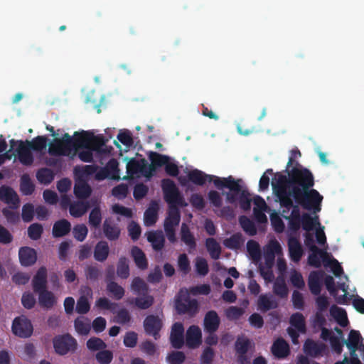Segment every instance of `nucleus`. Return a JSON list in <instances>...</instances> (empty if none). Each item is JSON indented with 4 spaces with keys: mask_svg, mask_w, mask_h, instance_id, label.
Returning <instances> with one entry per match:
<instances>
[{
    "mask_svg": "<svg viewBox=\"0 0 364 364\" xmlns=\"http://www.w3.org/2000/svg\"><path fill=\"white\" fill-rule=\"evenodd\" d=\"M190 203L197 210H202L205 206V202L202 196L198 193H193L189 198Z\"/></svg>",
    "mask_w": 364,
    "mask_h": 364,
    "instance_id": "obj_64",
    "label": "nucleus"
},
{
    "mask_svg": "<svg viewBox=\"0 0 364 364\" xmlns=\"http://www.w3.org/2000/svg\"><path fill=\"white\" fill-rule=\"evenodd\" d=\"M35 208L32 203H25L21 209V218L25 223H30L33 220Z\"/></svg>",
    "mask_w": 364,
    "mask_h": 364,
    "instance_id": "obj_51",
    "label": "nucleus"
},
{
    "mask_svg": "<svg viewBox=\"0 0 364 364\" xmlns=\"http://www.w3.org/2000/svg\"><path fill=\"white\" fill-rule=\"evenodd\" d=\"M163 327V321L159 315H147L144 320V330L147 336H152L155 340L160 338V331Z\"/></svg>",
    "mask_w": 364,
    "mask_h": 364,
    "instance_id": "obj_12",
    "label": "nucleus"
},
{
    "mask_svg": "<svg viewBox=\"0 0 364 364\" xmlns=\"http://www.w3.org/2000/svg\"><path fill=\"white\" fill-rule=\"evenodd\" d=\"M117 274L122 279L129 278L130 269L128 259L125 257H120L117 264Z\"/></svg>",
    "mask_w": 364,
    "mask_h": 364,
    "instance_id": "obj_39",
    "label": "nucleus"
},
{
    "mask_svg": "<svg viewBox=\"0 0 364 364\" xmlns=\"http://www.w3.org/2000/svg\"><path fill=\"white\" fill-rule=\"evenodd\" d=\"M36 178L40 183L48 185L54 179V173L48 168H42L37 171Z\"/></svg>",
    "mask_w": 364,
    "mask_h": 364,
    "instance_id": "obj_43",
    "label": "nucleus"
},
{
    "mask_svg": "<svg viewBox=\"0 0 364 364\" xmlns=\"http://www.w3.org/2000/svg\"><path fill=\"white\" fill-rule=\"evenodd\" d=\"M205 246L212 259H217L221 254L220 244L213 237H209L205 240Z\"/></svg>",
    "mask_w": 364,
    "mask_h": 364,
    "instance_id": "obj_41",
    "label": "nucleus"
},
{
    "mask_svg": "<svg viewBox=\"0 0 364 364\" xmlns=\"http://www.w3.org/2000/svg\"><path fill=\"white\" fill-rule=\"evenodd\" d=\"M92 189L87 182L80 181L75 183L74 187V193L77 199H87L90 197Z\"/></svg>",
    "mask_w": 364,
    "mask_h": 364,
    "instance_id": "obj_36",
    "label": "nucleus"
},
{
    "mask_svg": "<svg viewBox=\"0 0 364 364\" xmlns=\"http://www.w3.org/2000/svg\"><path fill=\"white\" fill-rule=\"evenodd\" d=\"M241 180L236 181L232 176L228 178H215L213 184L219 190L227 188L230 192L226 193V200L230 204H235L238 199V195L241 193Z\"/></svg>",
    "mask_w": 364,
    "mask_h": 364,
    "instance_id": "obj_6",
    "label": "nucleus"
},
{
    "mask_svg": "<svg viewBox=\"0 0 364 364\" xmlns=\"http://www.w3.org/2000/svg\"><path fill=\"white\" fill-rule=\"evenodd\" d=\"M147 240L151 243L152 248L155 251L159 252L164 248L165 238L161 230L148 232Z\"/></svg>",
    "mask_w": 364,
    "mask_h": 364,
    "instance_id": "obj_32",
    "label": "nucleus"
},
{
    "mask_svg": "<svg viewBox=\"0 0 364 364\" xmlns=\"http://www.w3.org/2000/svg\"><path fill=\"white\" fill-rule=\"evenodd\" d=\"M181 240L186 243L189 250H196L197 244L194 235L191 232L188 226L186 223H183L181 228Z\"/></svg>",
    "mask_w": 364,
    "mask_h": 364,
    "instance_id": "obj_35",
    "label": "nucleus"
},
{
    "mask_svg": "<svg viewBox=\"0 0 364 364\" xmlns=\"http://www.w3.org/2000/svg\"><path fill=\"white\" fill-rule=\"evenodd\" d=\"M158 220V212L155 208H149L144 213V223L147 227L154 225Z\"/></svg>",
    "mask_w": 364,
    "mask_h": 364,
    "instance_id": "obj_52",
    "label": "nucleus"
},
{
    "mask_svg": "<svg viewBox=\"0 0 364 364\" xmlns=\"http://www.w3.org/2000/svg\"><path fill=\"white\" fill-rule=\"evenodd\" d=\"M104 236L109 241H116L120 236L121 230L111 219H105L102 223Z\"/></svg>",
    "mask_w": 364,
    "mask_h": 364,
    "instance_id": "obj_22",
    "label": "nucleus"
},
{
    "mask_svg": "<svg viewBox=\"0 0 364 364\" xmlns=\"http://www.w3.org/2000/svg\"><path fill=\"white\" fill-rule=\"evenodd\" d=\"M48 153L53 156H67L63 150L60 139H55L49 145Z\"/></svg>",
    "mask_w": 364,
    "mask_h": 364,
    "instance_id": "obj_56",
    "label": "nucleus"
},
{
    "mask_svg": "<svg viewBox=\"0 0 364 364\" xmlns=\"http://www.w3.org/2000/svg\"><path fill=\"white\" fill-rule=\"evenodd\" d=\"M0 200L9 204L12 209H17L20 205V198L15 190L9 186H0Z\"/></svg>",
    "mask_w": 364,
    "mask_h": 364,
    "instance_id": "obj_13",
    "label": "nucleus"
},
{
    "mask_svg": "<svg viewBox=\"0 0 364 364\" xmlns=\"http://www.w3.org/2000/svg\"><path fill=\"white\" fill-rule=\"evenodd\" d=\"M278 200L279 201L281 207L284 208L282 215L285 220L289 221V225L291 230L294 231L299 230L301 228V215L299 205H297V203L294 205V200H292V206L288 207L282 205L281 200Z\"/></svg>",
    "mask_w": 364,
    "mask_h": 364,
    "instance_id": "obj_10",
    "label": "nucleus"
},
{
    "mask_svg": "<svg viewBox=\"0 0 364 364\" xmlns=\"http://www.w3.org/2000/svg\"><path fill=\"white\" fill-rule=\"evenodd\" d=\"M90 202L91 206H93L94 208L90 212L89 224L90 226L94 228H98L102 220L101 209L97 199L92 198Z\"/></svg>",
    "mask_w": 364,
    "mask_h": 364,
    "instance_id": "obj_25",
    "label": "nucleus"
},
{
    "mask_svg": "<svg viewBox=\"0 0 364 364\" xmlns=\"http://www.w3.org/2000/svg\"><path fill=\"white\" fill-rule=\"evenodd\" d=\"M271 351L277 358H285L290 353L289 345L284 339L279 338L273 343Z\"/></svg>",
    "mask_w": 364,
    "mask_h": 364,
    "instance_id": "obj_26",
    "label": "nucleus"
},
{
    "mask_svg": "<svg viewBox=\"0 0 364 364\" xmlns=\"http://www.w3.org/2000/svg\"><path fill=\"white\" fill-rule=\"evenodd\" d=\"M48 270L46 267H41L36 272L32 280L33 291L36 294L47 289Z\"/></svg>",
    "mask_w": 364,
    "mask_h": 364,
    "instance_id": "obj_16",
    "label": "nucleus"
},
{
    "mask_svg": "<svg viewBox=\"0 0 364 364\" xmlns=\"http://www.w3.org/2000/svg\"><path fill=\"white\" fill-rule=\"evenodd\" d=\"M329 311L330 314L336 318V321L341 326L346 327L348 324L347 313L343 309L339 308L336 306V304H333L330 308Z\"/></svg>",
    "mask_w": 364,
    "mask_h": 364,
    "instance_id": "obj_37",
    "label": "nucleus"
},
{
    "mask_svg": "<svg viewBox=\"0 0 364 364\" xmlns=\"http://www.w3.org/2000/svg\"><path fill=\"white\" fill-rule=\"evenodd\" d=\"M114 358L113 353L111 350H102L95 354L97 362L100 364H110Z\"/></svg>",
    "mask_w": 364,
    "mask_h": 364,
    "instance_id": "obj_55",
    "label": "nucleus"
},
{
    "mask_svg": "<svg viewBox=\"0 0 364 364\" xmlns=\"http://www.w3.org/2000/svg\"><path fill=\"white\" fill-rule=\"evenodd\" d=\"M55 352L60 355H64L70 352H75L77 348V342L70 334L57 336L53 339Z\"/></svg>",
    "mask_w": 364,
    "mask_h": 364,
    "instance_id": "obj_9",
    "label": "nucleus"
},
{
    "mask_svg": "<svg viewBox=\"0 0 364 364\" xmlns=\"http://www.w3.org/2000/svg\"><path fill=\"white\" fill-rule=\"evenodd\" d=\"M75 141L81 145H87L90 144L92 149L99 153H106L103 146L108 141L102 134L97 136L93 135L88 131H82L80 134L77 132L75 133Z\"/></svg>",
    "mask_w": 364,
    "mask_h": 364,
    "instance_id": "obj_7",
    "label": "nucleus"
},
{
    "mask_svg": "<svg viewBox=\"0 0 364 364\" xmlns=\"http://www.w3.org/2000/svg\"><path fill=\"white\" fill-rule=\"evenodd\" d=\"M296 204L304 209L311 210L314 213L321 210L323 196L313 187L301 192L299 189L295 191V196L292 197Z\"/></svg>",
    "mask_w": 364,
    "mask_h": 364,
    "instance_id": "obj_4",
    "label": "nucleus"
},
{
    "mask_svg": "<svg viewBox=\"0 0 364 364\" xmlns=\"http://www.w3.org/2000/svg\"><path fill=\"white\" fill-rule=\"evenodd\" d=\"M73 234L77 241L82 242L87 236L88 228L84 224L77 225L73 228Z\"/></svg>",
    "mask_w": 364,
    "mask_h": 364,
    "instance_id": "obj_57",
    "label": "nucleus"
},
{
    "mask_svg": "<svg viewBox=\"0 0 364 364\" xmlns=\"http://www.w3.org/2000/svg\"><path fill=\"white\" fill-rule=\"evenodd\" d=\"M247 250L252 259L255 261H258L261 258V250L259 245L254 240H250L247 242Z\"/></svg>",
    "mask_w": 364,
    "mask_h": 364,
    "instance_id": "obj_48",
    "label": "nucleus"
},
{
    "mask_svg": "<svg viewBox=\"0 0 364 364\" xmlns=\"http://www.w3.org/2000/svg\"><path fill=\"white\" fill-rule=\"evenodd\" d=\"M131 289L134 294L140 296L134 298L133 303L139 309H148L154 303L153 296L149 294V286L140 277H134L131 283Z\"/></svg>",
    "mask_w": 364,
    "mask_h": 364,
    "instance_id": "obj_5",
    "label": "nucleus"
},
{
    "mask_svg": "<svg viewBox=\"0 0 364 364\" xmlns=\"http://www.w3.org/2000/svg\"><path fill=\"white\" fill-rule=\"evenodd\" d=\"M43 232V228L42 225L39 223H33L28 228V235L31 239L33 240L40 239Z\"/></svg>",
    "mask_w": 364,
    "mask_h": 364,
    "instance_id": "obj_58",
    "label": "nucleus"
},
{
    "mask_svg": "<svg viewBox=\"0 0 364 364\" xmlns=\"http://www.w3.org/2000/svg\"><path fill=\"white\" fill-rule=\"evenodd\" d=\"M196 269L199 275L205 277L209 272L207 260L203 257H197L196 260Z\"/></svg>",
    "mask_w": 364,
    "mask_h": 364,
    "instance_id": "obj_61",
    "label": "nucleus"
},
{
    "mask_svg": "<svg viewBox=\"0 0 364 364\" xmlns=\"http://www.w3.org/2000/svg\"><path fill=\"white\" fill-rule=\"evenodd\" d=\"M48 139L44 136H38L32 141L26 140H15L11 139L9 141L11 149H13L18 144V148L16 151L18 154V159L21 164L24 166H31L33 163V156L31 150L36 151H41L46 148Z\"/></svg>",
    "mask_w": 364,
    "mask_h": 364,
    "instance_id": "obj_3",
    "label": "nucleus"
},
{
    "mask_svg": "<svg viewBox=\"0 0 364 364\" xmlns=\"http://www.w3.org/2000/svg\"><path fill=\"white\" fill-rule=\"evenodd\" d=\"M87 348L90 351H101L102 350L106 349L107 344L105 343V341L97 337H91L87 340Z\"/></svg>",
    "mask_w": 364,
    "mask_h": 364,
    "instance_id": "obj_47",
    "label": "nucleus"
},
{
    "mask_svg": "<svg viewBox=\"0 0 364 364\" xmlns=\"http://www.w3.org/2000/svg\"><path fill=\"white\" fill-rule=\"evenodd\" d=\"M175 306L179 314H188L194 316L198 311V301L196 299H191L189 294L181 290L176 296Z\"/></svg>",
    "mask_w": 364,
    "mask_h": 364,
    "instance_id": "obj_8",
    "label": "nucleus"
},
{
    "mask_svg": "<svg viewBox=\"0 0 364 364\" xmlns=\"http://www.w3.org/2000/svg\"><path fill=\"white\" fill-rule=\"evenodd\" d=\"M39 305L46 309H51L56 303V299L53 292L45 289L43 291L37 293Z\"/></svg>",
    "mask_w": 364,
    "mask_h": 364,
    "instance_id": "obj_33",
    "label": "nucleus"
},
{
    "mask_svg": "<svg viewBox=\"0 0 364 364\" xmlns=\"http://www.w3.org/2000/svg\"><path fill=\"white\" fill-rule=\"evenodd\" d=\"M287 173V176L279 172L276 173L272 186L274 193L278 200H282V204L291 207V197L295 196V191L308 190L314 186L315 181L312 172L299 163H295V166Z\"/></svg>",
    "mask_w": 364,
    "mask_h": 364,
    "instance_id": "obj_1",
    "label": "nucleus"
},
{
    "mask_svg": "<svg viewBox=\"0 0 364 364\" xmlns=\"http://www.w3.org/2000/svg\"><path fill=\"white\" fill-rule=\"evenodd\" d=\"M289 254L291 259L297 263L304 254L302 246L296 237H291L288 240Z\"/></svg>",
    "mask_w": 364,
    "mask_h": 364,
    "instance_id": "obj_27",
    "label": "nucleus"
},
{
    "mask_svg": "<svg viewBox=\"0 0 364 364\" xmlns=\"http://www.w3.org/2000/svg\"><path fill=\"white\" fill-rule=\"evenodd\" d=\"M11 330L15 336L27 338L32 336L33 326L29 318L21 315L14 318L12 322Z\"/></svg>",
    "mask_w": 364,
    "mask_h": 364,
    "instance_id": "obj_11",
    "label": "nucleus"
},
{
    "mask_svg": "<svg viewBox=\"0 0 364 364\" xmlns=\"http://www.w3.org/2000/svg\"><path fill=\"white\" fill-rule=\"evenodd\" d=\"M242 235L240 233L234 234L224 240V245L226 248L230 250H239L243 243Z\"/></svg>",
    "mask_w": 364,
    "mask_h": 364,
    "instance_id": "obj_45",
    "label": "nucleus"
},
{
    "mask_svg": "<svg viewBox=\"0 0 364 364\" xmlns=\"http://www.w3.org/2000/svg\"><path fill=\"white\" fill-rule=\"evenodd\" d=\"M251 346V341L244 337H238L235 343V349L237 354H247Z\"/></svg>",
    "mask_w": 364,
    "mask_h": 364,
    "instance_id": "obj_44",
    "label": "nucleus"
},
{
    "mask_svg": "<svg viewBox=\"0 0 364 364\" xmlns=\"http://www.w3.org/2000/svg\"><path fill=\"white\" fill-rule=\"evenodd\" d=\"M2 213L7 223L11 225L17 224L20 221V215L18 212L11 210L9 208H5L2 210Z\"/></svg>",
    "mask_w": 364,
    "mask_h": 364,
    "instance_id": "obj_60",
    "label": "nucleus"
},
{
    "mask_svg": "<svg viewBox=\"0 0 364 364\" xmlns=\"http://www.w3.org/2000/svg\"><path fill=\"white\" fill-rule=\"evenodd\" d=\"M363 341V338L360 333L359 331L351 329L348 333V340L344 341L347 348L350 350V355H355L356 351L360 349V346Z\"/></svg>",
    "mask_w": 364,
    "mask_h": 364,
    "instance_id": "obj_21",
    "label": "nucleus"
},
{
    "mask_svg": "<svg viewBox=\"0 0 364 364\" xmlns=\"http://www.w3.org/2000/svg\"><path fill=\"white\" fill-rule=\"evenodd\" d=\"M323 275L322 271H312L309 273V289L312 294L318 296L321 294Z\"/></svg>",
    "mask_w": 364,
    "mask_h": 364,
    "instance_id": "obj_19",
    "label": "nucleus"
},
{
    "mask_svg": "<svg viewBox=\"0 0 364 364\" xmlns=\"http://www.w3.org/2000/svg\"><path fill=\"white\" fill-rule=\"evenodd\" d=\"M107 291L117 300L121 299L125 294L124 289L113 281L107 282Z\"/></svg>",
    "mask_w": 364,
    "mask_h": 364,
    "instance_id": "obj_42",
    "label": "nucleus"
},
{
    "mask_svg": "<svg viewBox=\"0 0 364 364\" xmlns=\"http://www.w3.org/2000/svg\"><path fill=\"white\" fill-rule=\"evenodd\" d=\"M273 291L276 295H277L282 298H284V297L287 296V295H288V288H287L285 282L283 280H282V281L277 280L274 284Z\"/></svg>",
    "mask_w": 364,
    "mask_h": 364,
    "instance_id": "obj_63",
    "label": "nucleus"
},
{
    "mask_svg": "<svg viewBox=\"0 0 364 364\" xmlns=\"http://www.w3.org/2000/svg\"><path fill=\"white\" fill-rule=\"evenodd\" d=\"M178 269L184 274H186L191 270L190 262L187 255L183 253L181 254L178 257Z\"/></svg>",
    "mask_w": 364,
    "mask_h": 364,
    "instance_id": "obj_62",
    "label": "nucleus"
},
{
    "mask_svg": "<svg viewBox=\"0 0 364 364\" xmlns=\"http://www.w3.org/2000/svg\"><path fill=\"white\" fill-rule=\"evenodd\" d=\"M91 206V202L88 200H80L73 202L69 208V211L71 215L78 218L83 215Z\"/></svg>",
    "mask_w": 364,
    "mask_h": 364,
    "instance_id": "obj_30",
    "label": "nucleus"
},
{
    "mask_svg": "<svg viewBox=\"0 0 364 364\" xmlns=\"http://www.w3.org/2000/svg\"><path fill=\"white\" fill-rule=\"evenodd\" d=\"M326 349V345L322 342L307 339L304 344V351L311 357H318L323 353Z\"/></svg>",
    "mask_w": 364,
    "mask_h": 364,
    "instance_id": "obj_20",
    "label": "nucleus"
},
{
    "mask_svg": "<svg viewBox=\"0 0 364 364\" xmlns=\"http://www.w3.org/2000/svg\"><path fill=\"white\" fill-rule=\"evenodd\" d=\"M20 189L24 196H31L35 191V185L28 173L23 174L21 178Z\"/></svg>",
    "mask_w": 364,
    "mask_h": 364,
    "instance_id": "obj_40",
    "label": "nucleus"
},
{
    "mask_svg": "<svg viewBox=\"0 0 364 364\" xmlns=\"http://www.w3.org/2000/svg\"><path fill=\"white\" fill-rule=\"evenodd\" d=\"M161 189L164 200L168 203V210L164 220V228L168 240L174 243L176 241L175 228L181 222V212L178 207H186L187 203L173 180L163 179Z\"/></svg>",
    "mask_w": 364,
    "mask_h": 364,
    "instance_id": "obj_2",
    "label": "nucleus"
},
{
    "mask_svg": "<svg viewBox=\"0 0 364 364\" xmlns=\"http://www.w3.org/2000/svg\"><path fill=\"white\" fill-rule=\"evenodd\" d=\"M148 156L151 164L149 167V171L145 173V176H151L152 174L151 172L154 171L156 168L164 166L168 160H170V157L168 156L154 151H151Z\"/></svg>",
    "mask_w": 364,
    "mask_h": 364,
    "instance_id": "obj_23",
    "label": "nucleus"
},
{
    "mask_svg": "<svg viewBox=\"0 0 364 364\" xmlns=\"http://www.w3.org/2000/svg\"><path fill=\"white\" fill-rule=\"evenodd\" d=\"M117 139L127 148H131L134 144L132 132L129 129H120Z\"/></svg>",
    "mask_w": 364,
    "mask_h": 364,
    "instance_id": "obj_49",
    "label": "nucleus"
},
{
    "mask_svg": "<svg viewBox=\"0 0 364 364\" xmlns=\"http://www.w3.org/2000/svg\"><path fill=\"white\" fill-rule=\"evenodd\" d=\"M131 257L139 269L144 270L148 267L146 254L138 246L134 245L132 247Z\"/></svg>",
    "mask_w": 364,
    "mask_h": 364,
    "instance_id": "obj_29",
    "label": "nucleus"
},
{
    "mask_svg": "<svg viewBox=\"0 0 364 364\" xmlns=\"http://www.w3.org/2000/svg\"><path fill=\"white\" fill-rule=\"evenodd\" d=\"M187 177L188 181L199 186L204 185L207 181L214 183L215 178H218L214 176V175H207V173L198 169L190 171L187 174Z\"/></svg>",
    "mask_w": 364,
    "mask_h": 364,
    "instance_id": "obj_24",
    "label": "nucleus"
},
{
    "mask_svg": "<svg viewBox=\"0 0 364 364\" xmlns=\"http://www.w3.org/2000/svg\"><path fill=\"white\" fill-rule=\"evenodd\" d=\"M109 254V247L108 242L101 240L97 242L93 251V257L99 262H103L107 259Z\"/></svg>",
    "mask_w": 364,
    "mask_h": 364,
    "instance_id": "obj_31",
    "label": "nucleus"
},
{
    "mask_svg": "<svg viewBox=\"0 0 364 364\" xmlns=\"http://www.w3.org/2000/svg\"><path fill=\"white\" fill-rule=\"evenodd\" d=\"M90 310V304L88 298L85 295H81L77 300L75 311L80 314H85Z\"/></svg>",
    "mask_w": 364,
    "mask_h": 364,
    "instance_id": "obj_50",
    "label": "nucleus"
},
{
    "mask_svg": "<svg viewBox=\"0 0 364 364\" xmlns=\"http://www.w3.org/2000/svg\"><path fill=\"white\" fill-rule=\"evenodd\" d=\"M201 331L198 326H191L186 330V345L191 349L198 348L201 343Z\"/></svg>",
    "mask_w": 364,
    "mask_h": 364,
    "instance_id": "obj_15",
    "label": "nucleus"
},
{
    "mask_svg": "<svg viewBox=\"0 0 364 364\" xmlns=\"http://www.w3.org/2000/svg\"><path fill=\"white\" fill-rule=\"evenodd\" d=\"M102 272L97 264L88 265L85 269V276L90 282H96L101 277Z\"/></svg>",
    "mask_w": 364,
    "mask_h": 364,
    "instance_id": "obj_46",
    "label": "nucleus"
},
{
    "mask_svg": "<svg viewBox=\"0 0 364 364\" xmlns=\"http://www.w3.org/2000/svg\"><path fill=\"white\" fill-rule=\"evenodd\" d=\"M108 172V175L109 178L112 179H118L119 176V168H118V162L116 159H111L108 161L107 164L105 166Z\"/></svg>",
    "mask_w": 364,
    "mask_h": 364,
    "instance_id": "obj_53",
    "label": "nucleus"
},
{
    "mask_svg": "<svg viewBox=\"0 0 364 364\" xmlns=\"http://www.w3.org/2000/svg\"><path fill=\"white\" fill-rule=\"evenodd\" d=\"M18 256L21 265L23 267H31L36 263V250L29 246H23L20 248Z\"/></svg>",
    "mask_w": 364,
    "mask_h": 364,
    "instance_id": "obj_17",
    "label": "nucleus"
},
{
    "mask_svg": "<svg viewBox=\"0 0 364 364\" xmlns=\"http://www.w3.org/2000/svg\"><path fill=\"white\" fill-rule=\"evenodd\" d=\"M220 324V318L218 313L211 310L208 311L203 318V327L208 333H215Z\"/></svg>",
    "mask_w": 364,
    "mask_h": 364,
    "instance_id": "obj_18",
    "label": "nucleus"
},
{
    "mask_svg": "<svg viewBox=\"0 0 364 364\" xmlns=\"http://www.w3.org/2000/svg\"><path fill=\"white\" fill-rule=\"evenodd\" d=\"M289 323L301 333H306V326L305 318L301 313L296 312L293 314L290 317Z\"/></svg>",
    "mask_w": 364,
    "mask_h": 364,
    "instance_id": "obj_38",
    "label": "nucleus"
},
{
    "mask_svg": "<svg viewBox=\"0 0 364 364\" xmlns=\"http://www.w3.org/2000/svg\"><path fill=\"white\" fill-rule=\"evenodd\" d=\"M145 166L146 161L144 159L141 162L140 161H136V159H132L127 164V171L130 173H136L142 171Z\"/></svg>",
    "mask_w": 364,
    "mask_h": 364,
    "instance_id": "obj_59",
    "label": "nucleus"
},
{
    "mask_svg": "<svg viewBox=\"0 0 364 364\" xmlns=\"http://www.w3.org/2000/svg\"><path fill=\"white\" fill-rule=\"evenodd\" d=\"M184 326L181 323L176 322L172 325L170 341L175 349H181L184 345Z\"/></svg>",
    "mask_w": 364,
    "mask_h": 364,
    "instance_id": "obj_14",
    "label": "nucleus"
},
{
    "mask_svg": "<svg viewBox=\"0 0 364 364\" xmlns=\"http://www.w3.org/2000/svg\"><path fill=\"white\" fill-rule=\"evenodd\" d=\"M239 222H240L242 228L247 232L249 235L254 236L256 235V227L249 218H246V216H241L239 219Z\"/></svg>",
    "mask_w": 364,
    "mask_h": 364,
    "instance_id": "obj_54",
    "label": "nucleus"
},
{
    "mask_svg": "<svg viewBox=\"0 0 364 364\" xmlns=\"http://www.w3.org/2000/svg\"><path fill=\"white\" fill-rule=\"evenodd\" d=\"M71 230V224L70 223L65 220H60L56 221L52 228V235L54 237H63L69 234Z\"/></svg>",
    "mask_w": 364,
    "mask_h": 364,
    "instance_id": "obj_28",
    "label": "nucleus"
},
{
    "mask_svg": "<svg viewBox=\"0 0 364 364\" xmlns=\"http://www.w3.org/2000/svg\"><path fill=\"white\" fill-rule=\"evenodd\" d=\"M278 305V301L272 296H268L267 294L260 295L257 301L258 309L264 312L275 309Z\"/></svg>",
    "mask_w": 364,
    "mask_h": 364,
    "instance_id": "obj_34",
    "label": "nucleus"
}]
</instances>
